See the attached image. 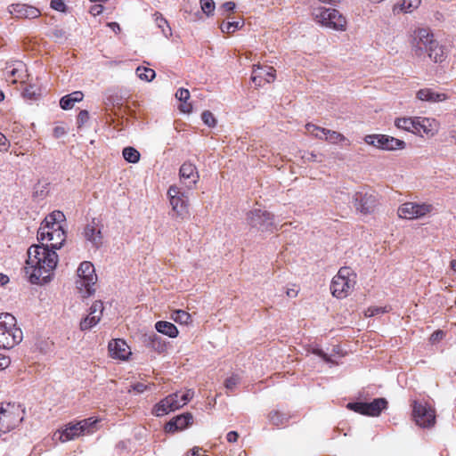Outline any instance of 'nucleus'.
I'll use <instances>...</instances> for the list:
<instances>
[{
	"mask_svg": "<svg viewBox=\"0 0 456 456\" xmlns=\"http://www.w3.org/2000/svg\"><path fill=\"white\" fill-rule=\"evenodd\" d=\"M418 99L421 101H427L431 102H441L445 99V95L444 94H437L433 92L431 89H420L417 93Z\"/></svg>",
	"mask_w": 456,
	"mask_h": 456,
	"instance_id": "28",
	"label": "nucleus"
},
{
	"mask_svg": "<svg viewBox=\"0 0 456 456\" xmlns=\"http://www.w3.org/2000/svg\"><path fill=\"white\" fill-rule=\"evenodd\" d=\"M175 97L178 101L183 102V104L180 105L179 109L183 112H191L192 110L191 104L188 103V100L190 99V92L189 90L185 88H179L177 92L175 93Z\"/></svg>",
	"mask_w": 456,
	"mask_h": 456,
	"instance_id": "29",
	"label": "nucleus"
},
{
	"mask_svg": "<svg viewBox=\"0 0 456 456\" xmlns=\"http://www.w3.org/2000/svg\"><path fill=\"white\" fill-rule=\"evenodd\" d=\"M18 407L14 403H7L6 407H0V436L13 429L22 418L17 414Z\"/></svg>",
	"mask_w": 456,
	"mask_h": 456,
	"instance_id": "13",
	"label": "nucleus"
},
{
	"mask_svg": "<svg viewBox=\"0 0 456 456\" xmlns=\"http://www.w3.org/2000/svg\"><path fill=\"white\" fill-rule=\"evenodd\" d=\"M171 319L180 324H187L191 321V315L186 311L175 310L172 313Z\"/></svg>",
	"mask_w": 456,
	"mask_h": 456,
	"instance_id": "37",
	"label": "nucleus"
},
{
	"mask_svg": "<svg viewBox=\"0 0 456 456\" xmlns=\"http://www.w3.org/2000/svg\"><path fill=\"white\" fill-rule=\"evenodd\" d=\"M201 119L205 125L209 127H214L216 125V119L214 117L213 113L209 110H205L201 114Z\"/></svg>",
	"mask_w": 456,
	"mask_h": 456,
	"instance_id": "47",
	"label": "nucleus"
},
{
	"mask_svg": "<svg viewBox=\"0 0 456 456\" xmlns=\"http://www.w3.org/2000/svg\"><path fill=\"white\" fill-rule=\"evenodd\" d=\"M314 20L322 26L335 30H346V18L333 8L320 7L314 11Z\"/></svg>",
	"mask_w": 456,
	"mask_h": 456,
	"instance_id": "6",
	"label": "nucleus"
},
{
	"mask_svg": "<svg viewBox=\"0 0 456 456\" xmlns=\"http://www.w3.org/2000/svg\"><path fill=\"white\" fill-rule=\"evenodd\" d=\"M243 25L241 21H229L227 23L223 22L220 28L223 33H233L237 29L240 28Z\"/></svg>",
	"mask_w": 456,
	"mask_h": 456,
	"instance_id": "40",
	"label": "nucleus"
},
{
	"mask_svg": "<svg viewBox=\"0 0 456 456\" xmlns=\"http://www.w3.org/2000/svg\"><path fill=\"white\" fill-rule=\"evenodd\" d=\"M65 219V216L62 212L55 210L46 216L41 225H49L50 229H55L58 227L59 223Z\"/></svg>",
	"mask_w": 456,
	"mask_h": 456,
	"instance_id": "31",
	"label": "nucleus"
},
{
	"mask_svg": "<svg viewBox=\"0 0 456 456\" xmlns=\"http://www.w3.org/2000/svg\"><path fill=\"white\" fill-rule=\"evenodd\" d=\"M239 434L236 431H230L227 436V441L230 443H234L238 440Z\"/></svg>",
	"mask_w": 456,
	"mask_h": 456,
	"instance_id": "61",
	"label": "nucleus"
},
{
	"mask_svg": "<svg viewBox=\"0 0 456 456\" xmlns=\"http://www.w3.org/2000/svg\"><path fill=\"white\" fill-rule=\"evenodd\" d=\"M47 36L50 38L53 39L54 42L60 43V44L65 42L68 39V33H67V31L64 28H60L58 26L53 28L47 33Z\"/></svg>",
	"mask_w": 456,
	"mask_h": 456,
	"instance_id": "32",
	"label": "nucleus"
},
{
	"mask_svg": "<svg viewBox=\"0 0 456 456\" xmlns=\"http://www.w3.org/2000/svg\"><path fill=\"white\" fill-rule=\"evenodd\" d=\"M247 220L252 228L262 232H273L276 229L273 216L265 210L255 209L250 211L248 214Z\"/></svg>",
	"mask_w": 456,
	"mask_h": 456,
	"instance_id": "9",
	"label": "nucleus"
},
{
	"mask_svg": "<svg viewBox=\"0 0 456 456\" xmlns=\"http://www.w3.org/2000/svg\"><path fill=\"white\" fill-rule=\"evenodd\" d=\"M176 397H178L177 392L171 394L161 400L154 406V414L156 416H164L169 411H173L181 408L182 404L179 402H176Z\"/></svg>",
	"mask_w": 456,
	"mask_h": 456,
	"instance_id": "18",
	"label": "nucleus"
},
{
	"mask_svg": "<svg viewBox=\"0 0 456 456\" xmlns=\"http://www.w3.org/2000/svg\"><path fill=\"white\" fill-rule=\"evenodd\" d=\"M235 3L229 1L225 2L221 5V9L224 10V12H232L235 9Z\"/></svg>",
	"mask_w": 456,
	"mask_h": 456,
	"instance_id": "57",
	"label": "nucleus"
},
{
	"mask_svg": "<svg viewBox=\"0 0 456 456\" xmlns=\"http://www.w3.org/2000/svg\"><path fill=\"white\" fill-rule=\"evenodd\" d=\"M386 311L383 307H378V306H375V307H370L368 308V310L366 311V315L368 316H375V315H378V314H384Z\"/></svg>",
	"mask_w": 456,
	"mask_h": 456,
	"instance_id": "56",
	"label": "nucleus"
},
{
	"mask_svg": "<svg viewBox=\"0 0 456 456\" xmlns=\"http://www.w3.org/2000/svg\"><path fill=\"white\" fill-rule=\"evenodd\" d=\"M100 320V315L88 314L80 322V330L83 331L90 330L92 327L95 326Z\"/></svg>",
	"mask_w": 456,
	"mask_h": 456,
	"instance_id": "35",
	"label": "nucleus"
},
{
	"mask_svg": "<svg viewBox=\"0 0 456 456\" xmlns=\"http://www.w3.org/2000/svg\"><path fill=\"white\" fill-rule=\"evenodd\" d=\"M397 213L401 218L416 219L415 202H406L401 205Z\"/></svg>",
	"mask_w": 456,
	"mask_h": 456,
	"instance_id": "30",
	"label": "nucleus"
},
{
	"mask_svg": "<svg viewBox=\"0 0 456 456\" xmlns=\"http://www.w3.org/2000/svg\"><path fill=\"white\" fill-rule=\"evenodd\" d=\"M254 76H252L251 79L253 81V83L255 84V86H261V80L263 78V75H262V72H259V74H256V69H254Z\"/></svg>",
	"mask_w": 456,
	"mask_h": 456,
	"instance_id": "59",
	"label": "nucleus"
},
{
	"mask_svg": "<svg viewBox=\"0 0 456 456\" xmlns=\"http://www.w3.org/2000/svg\"><path fill=\"white\" fill-rule=\"evenodd\" d=\"M142 343L145 346L158 353H163L167 347L166 342L162 338L154 332L143 335Z\"/></svg>",
	"mask_w": 456,
	"mask_h": 456,
	"instance_id": "22",
	"label": "nucleus"
},
{
	"mask_svg": "<svg viewBox=\"0 0 456 456\" xmlns=\"http://www.w3.org/2000/svg\"><path fill=\"white\" fill-rule=\"evenodd\" d=\"M306 129L311 134H314V131H320L325 136V140L331 143H337L346 140L342 134L337 131L322 128L313 124H307Z\"/></svg>",
	"mask_w": 456,
	"mask_h": 456,
	"instance_id": "21",
	"label": "nucleus"
},
{
	"mask_svg": "<svg viewBox=\"0 0 456 456\" xmlns=\"http://www.w3.org/2000/svg\"><path fill=\"white\" fill-rule=\"evenodd\" d=\"M378 200L374 193L369 191H356L353 195V204L357 212L369 215L374 212Z\"/></svg>",
	"mask_w": 456,
	"mask_h": 456,
	"instance_id": "14",
	"label": "nucleus"
},
{
	"mask_svg": "<svg viewBox=\"0 0 456 456\" xmlns=\"http://www.w3.org/2000/svg\"><path fill=\"white\" fill-rule=\"evenodd\" d=\"M412 415L416 424L421 428H428L436 424L435 410L418 401L413 402Z\"/></svg>",
	"mask_w": 456,
	"mask_h": 456,
	"instance_id": "11",
	"label": "nucleus"
},
{
	"mask_svg": "<svg viewBox=\"0 0 456 456\" xmlns=\"http://www.w3.org/2000/svg\"><path fill=\"white\" fill-rule=\"evenodd\" d=\"M108 347L111 355L115 358L125 360L130 354V352H128L129 347L126 341L120 338L111 340Z\"/></svg>",
	"mask_w": 456,
	"mask_h": 456,
	"instance_id": "20",
	"label": "nucleus"
},
{
	"mask_svg": "<svg viewBox=\"0 0 456 456\" xmlns=\"http://www.w3.org/2000/svg\"><path fill=\"white\" fill-rule=\"evenodd\" d=\"M97 419H93V418L85 419L83 420L78 421L81 428L84 429L85 434H89L93 432L94 425L97 423Z\"/></svg>",
	"mask_w": 456,
	"mask_h": 456,
	"instance_id": "45",
	"label": "nucleus"
},
{
	"mask_svg": "<svg viewBox=\"0 0 456 456\" xmlns=\"http://www.w3.org/2000/svg\"><path fill=\"white\" fill-rule=\"evenodd\" d=\"M240 378L237 374H233L227 378L224 381V387L229 391H233L236 386L240 383Z\"/></svg>",
	"mask_w": 456,
	"mask_h": 456,
	"instance_id": "46",
	"label": "nucleus"
},
{
	"mask_svg": "<svg viewBox=\"0 0 456 456\" xmlns=\"http://www.w3.org/2000/svg\"><path fill=\"white\" fill-rule=\"evenodd\" d=\"M265 74L262 73L263 78L268 83L274 80L275 77V69L273 67H268L267 70H264Z\"/></svg>",
	"mask_w": 456,
	"mask_h": 456,
	"instance_id": "52",
	"label": "nucleus"
},
{
	"mask_svg": "<svg viewBox=\"0 0 456 456\" xmlns=\"http://www.w3.org/2000/svg\"><path fill=\"white\" fill-rule=\"evenodd\" d=\"M302 159H304V162H317L321 163L323 161V156L321 153H315L314 151L312 152H305L302 155Z\"/></svg>",
	"mask_w": 456,
	"mask_h": 456,
	"instance_id": "44",
	"label": "nucleus"
},
{
	"mask_svg": "<svg viewBox=\"0 0 456 456\" xmlns=\"http://www.w3.org/2000/svg\"><path fill=\"white\" fill-rule=\"evenodd\" d=\"M105 104L107 106H119L122 104V98L118 94H110L106 97Z\"/></svg>",
	"mask_w": 456,
	"mask_h": 456,
	"instance_id": "48",
	"label": "nucleus"
},
{
	"mask_svg": "<svg viewBox=\"0 0 456 456\" xmlns=\"http://www.w3.org/2000/svg\"><path fill=\"white\" fill-rule=\"evenodd\" d=\"M84 94L81 91H75L61 98L60 106L62 110H70L74 107L76 102L83 100Z\"/></svg>",
	"mask_w": 456,
	"mask_h": 456,
	"instance_id": "25",
	"label": "nucleus"
},
{
	"mask_svg": "<svg viewBox=\"0 0 456 456\" xmlns=\"http://www.w3.org/2000/svg\"><path fill=\"white\" fill-rule=\"evenodd\" d=\"M154 18H155V22L157 24V26L161 28L163 34L167 37V33L166 32V29L165 28H167L168 32H169V35H171V28L168 25V22L167 20L162 16V14L159 12H156L154 14H153Z\"/></svg>",
	"mask_w": 456,
	"mask_h": 456,
	"instance_id": "38",
	"label": "nucleus"
},
{
	"mask_svg": "<svg viewBox=\"0 0 456 456\" xmlns=\"http://www.w3.org/2000/svg\"><path fill=\"white\" fill-rule=\"evenodd\" d=\"M414 119V126L416 129L412 132L415 134H420L421 132L428 134V129L427 128V123H428V119H420V118H415Z\"/></svg>",
	"mask_w": 456,
	"mask_h": 456,
	"instance_id": "41",
	"label": "nucleus"
},
{
	"mask_svg": "<svg viewBox=\"0 0 456 456\" xmlns=\"http://www.w3.org/2000/svg\"><path fill=\"white\" fill-rule=\"evenodd\" d=\"M155 329L159 333L175 338L178 336V330L175 324L167 321H159L155 324Z\"/></svg>",
	"mask_w": 456,
	"mask_h": 456,
	"instance_id": "27",
	"label": "nucleus"
},
{
	"mask_svg": "<svg viewBox=\"0 0 456 456\" xmlns=\"http://www.w3.org/2000/svg\"><path fill=\"white\" fill-rule=\"evenodd\" d=\"M11 360L8 356L0 354V370H4L10 365Z\"/></svg>",
	"mask_w": 456,
	"mask_h": 456,
	"instance_id": "58",
	"label": "nucleus"
},
{
	"mask_svg": "<svg viewBox=\"0 0 456 456\" xmlns=\"http://www.w3.org/2000/svg\"><path fill=\"white\" fill-rule=\"evenodd\" d=\"M356 274L348 267H341L337 275L331 281L330 291L338 298H342L354 289Z\"/></svg>",
	"mask_w": 456,
	"mask_h": 456,
	"instance_id": "4",
	"label": "nucleus"
},
{
	"mask_svg": "<svg viewBox=\"0 0 456 456\" xmlns=\"http://www.w3.org/2000/svg\"><path fill=\"white\" fill-rule=\"evenodd\" d=\"M314 20L322 26L335 30H346V18L333 8L320 7L314 11Z\"/></svg>",
	"mask_w": 456,
	"mask_h": 456,
	"instance_id": "7",
	"label": "nucleus"
},
{
	"mask_svg": "<svg viewBox=\"0 0 456 456\" xmlns=\"http://www.w3.org/2000/svg\"><path fill=\"white\" fill-rule=\"evenodd\" d=\"M421 3V0H403L401 4H396L393 6L394 14L408 13L417 9Z\"/></svg>",
	"mask_w": 456,
	"mask_h": 456,
	"instance_id": "26",
	"label": "nucleus"
},
{
	"mask_svg": "<svg viewBox=\"0 0 456 456\" xmlns=\"http://www.w3.org/2000/svg\"><path fill=\"white\" fill-rule=\"evenodd\" d=\"M10 14L18 19H35L40 16V11L25 4H12L8 6Z\"/></svg>",
	"mask_w": 456,
	"mask_h": 456,
	"instance_id": "17",
	"label": "nucleus"
},
{
	"mask_svg": "<svg viewBox=\"0 0 456 456\" xmlns=\"http://www.w3.org/2000/svg\"><path fill=\"white\" fill-rule=\"evenodd\" d=\"M102 225L101 222L93 218L83 230V236L85 240L91 243L94 249H99L103 244V236L102 232Z\"/></svg>",
	"mask_w": 456,
	"mask_h": 456,
	"instance_id": "15",
	"label": "nucleus"
},
{
	"mask_svg": "<svg viewBox=\"0 0 456 456\" xmlns=\"http://www.w3.org/2000/svg\"><path fill=\"white\" fill-rule=\"evenodd\" d=\"M102 11H103V6L102 4H94L90 9V12L94 16L101 14L102 12Z\"/></svg>",
	"mask_w": 456,
	"mask_h": 456,
	"instance_id": "60",
	"label": "nucleus"
},
{
	"mask_svg": "<svg viewBox=\"0 0 456 456\" xmlns=\"http://www.w3.org/2000/svg\"><path fill=\"white\" fill-rule=\"evenodd\" d=\"M387 401L385 398H376L370 403L353 402L348 403L346 408L362 415L378 417L381 411L387 407Z\"/></svg>",
	"mask_w": 456,
	"mask_h": 456,
	"instance_id": "8",
	"label": "nucleus"
},
{
	"mask_svg": "<svg viewBox=\"0 0 456 456\" xmlns=\"http://www.w3.org/2000/svg\"><path fill=\"white\" fill-rule=\"evenodd\" d=\"M82 435H85L83 428H81L79 422L75 424L69 423L66 426V428L61 432L60 440L61 442H66L69 440H73Z\"/></svg>",
	"mask_w": 456,
	"mask_h": 456,
	"instance_id": "24",
	"label": "nucleus"
},
{
	"mask_svg": "<svg viewBox=\"0 0 456 456\" xmlns=\"http://www.w3.org/2000/svg\"><path fill=\"white\" fill-rule=\"evenodd\" d=\"M50 6L58 12L66 11V4L62 0H51Z\"/></svg>",
	"mask_w": 456,
	"mask_h": 456,
	"instance_id": "51",
	"label": "nucleus"
},
{
	"mask_svg": "<svg viewBox=\"0 0 456 456\" xmlns=\"http://www.w3.org/2000/svg\"><path fill=\"white\" fill-rule=\"evenodd\" d=\"M57 264L56 251L41 242L28 248L25 273L32 284H46L52 281Z\"/></svg>",
	"mask_w": 456,
	"mask_h": 456,
	"instance_id": "1",
	"label": "nucleus"
},
{
	"mask_svg": "<svg viewBox=\"0 0 456 456\" xmlns=\"http://www.w3.org/2000/svg\"><path fill=\"white\" fill-rule=\"evenodd\" d=\"M416 208V218L422 217L433 210V206L430 204H419L415 203Z\"/></svg>",
	"mask_w": 456,
	"mask_h": 456,
	"instance_id": "42",
	"label": "nucleus"
},
{
	"mask_svg": "<svg viewBox=\"0 0 456 456\" xmlns=\"http://www.w3.org/2000/svg\"><path fill=\"white\" fill-rule=\"evenodd\" d=\"M131 388L133 391H134L135 393L137 394H142L143 393L145 390L148 389V386L143 384V383H141V382H137V383H134L131 386Z\"/></svg>",
	"mask_w": 456,
	"mask_h": 456,
	"instance_id": "55",
	"label": "nucleus"
},
{
	"mask_svg": "<svg viewBox=\"0 0 456 456\" xmlns=\"http://www.w3.org/2000/svg\"><path fill=\"white\" fill-rule=\"evenodd\" d=\"M179 174L181 179L188 181L186 185L189 189L192 188L199 180L196 167L189 162H185L181 166Z\"/></svg>",
	"mask_w": 456,
	"mask_h": 456,
	"instance_id": "19",
	"label": "nucleus"
},
{
	"mask_svg": "<svg viewBox=\"0 0 456 456\" xmlns=\"http://www.w3.org/2000/svg\"><path fill=\"white\" fill-rule=\"evenodd\" d=\"M103 304L102 301H95L89 309L90 315H100L102 314L103 312Z\"/></svg>",
	"mask_w": 456,
	"mask_h": 456,
	"instance_id": "49",
	"label": "nucleus"
},
{
	"mask_svg": "<svg viewBox=\"0 0 456 456\" xmlns=\"http://www.w3.org/2000/svg\"><path fill=\"white\" fill-rule=\"evenodd\" d=\"M193 423V416L191 412H185L172 418L166 425L165 431L175 433L183 430Z\"/></svg>",
	"mask_w": 456,
	"mask_h": 456,
	"instance_id": "16",
	"label": "nucleus"
},
{
	"mask_svg": "<svg viewBox=\"0 0 456 456\" xmlns=\"http://www.w3.org/2000/svg\"><path fill=\"white\" fill-rule=\"evenodd\" d=\"M122 155L129 162L135 164L140 160V152L134 147L128 146L123 149Z\"/></svg>",
	"mask_w": 456,
	"mask_h": 456,
	"instance_id": "33",
	"label": "nucleus"
},
{
	"mask_svg": "<svg viewBox=\"0 0 456 456\" xmlns=\"http://www.w3.org/2000/svg\"><path fill=\"white\" fill-rule=\"evenodd\" d=\"M269 419L273 425L280 426L288 420V417L286 414L281 413L279 411H273L269 414Z\"/></svg>",
	"mask_w": 456,
	"mask_h": 456,
	"instance_id": "39",
	"label": "nucleus"
},
{
	"mask_svg": "<svg viewBox=\"0 0 456 456\" xmlns=\"http://www.w3.org/2000/svg\"><path fill=\"white\" fill-rule=\"evenodd\" d=\"M108 26L116 33L118 31H120L119 24L117 22H110V23H108Z\"/></svg>",
	"mask_w": 456,
	"mask_h": 456,
	"instance_id": "64",
	"label": "nucleus"
},
{
	"mask_svg": "<svg viewBox=\"0 0 456 456\" xmlns=\"http://www.w3.org/2000/svg\"><path fill=\"white\" fill-rule=\"evenodd\" d=\"M45 239L51 241L49 247L56 251L63 246L66 233L61 225L55 229H50L49 225H41L37 232V240L43 241Z\"/></svg>",
	"mask_w": 456,
	"mask_h": 456,
	"instance_id": "10",
	"label": "nucleus"
},
{
	"mask_svg": "<svg viewBox=\"0 0 456 456\" xmlns=\"http://www.w3.org/2000/svg\"><path fill=\"white\" fill-rule=\"evenodd\" d=\"M202 12L207 16H212L215 11V2L213 0H200Z\"/></svg>",
	"mask_w": 456,
	"mask_h": 456,
	"instance_id": "43",
	"label": "nucleus"
},
{
	"mask_svg": "<svg viewBox=\"0 0 456 456\" xmlns=\"http://www.w3.org/2000/svg\"><path fill=\"white\" fill-rule=\"evenodd\" d=\"M188 197H171L170 204L173 211L176 216L182 219L185 218L189 215L188 211Z\"/></svg>",
	"mask_w": 456,
	"mask_h": 456,
	"instance_id": "23",
	"label": "nucleus"
},
{
	"mask_svg": "<svg viewBox=\"0 0 456 456\" xmlns=\"http://www.w3.org/2000/svg\"><path fill=\"white\" fill-rule=\"evenodd\" d=\"M88 119H89L88 111L86 110H80V112L77 115V123L78 126H81L84 124H86L88 121Z\"/></svg>",
	"mask_w": 456,
	"mask_h": 456,
	"instance_id": "50",
	"label": "nucleus"
},
{
	"mask_svg": "<svg viewBox=\"0 0 456 456\" xmlns=\"http://www.w3.org/2000/svg\"><path fill=\"white\" fill-rule=\"evenodd\" d=\"M314 354H315L316 355L322 357L326 362L329 361V357H328L327 354L324 353L322 349H315V350H314Z\"/></svg>",
	"mask_w": 456,
	"mask_h": 456,
	"instance_id": "63",
	"label": "nucleus"
},
{
	"mask_svg": "<svg viewBox=\"0 0 456 456\" xmlns=\"http://www.w3.org/2000/svg\"><path fill=\"white\" fill-rule=\"evenodd\" d=\"M194 395V392L192 390H187L186 392L183 393L180 396L182 401V406L185 405Z\"/></svg>",
	"mask_w": 456,
	"mask_h": 456,
	"instance_id": "54",
	"label": "nucleus"
},
{
	"mask_svg": "<svg viewBox=\"0 0 456 456\" xmlns=\"http://www.w3.org/2000/svg\"><path fill=\"white\" fill-rule=\"evenodd\" d=\"M77 275L76 287L82 296L87 297L93 295L95 291L94 286L97 281L94 265L88 261L82 262L77 269Z\"/></svg>",
	"mask_w": 456,
	"mask_h": 456,
	"instance_id": "5",
	"label": "nucleus"
},
{
	"mask_svg": "<svg viewBox=\"0 0 456 456\" xmlns=\"http://www.w3.org/2000/svg\"><path fill=\"white\" fill-rule=\"evenodd\" d=\"M366 143L384 151H395L403 149L405 142L393 136L386 134H369L364 138Z\"/></svg>",
	"mask_w": 456,
	"mask_h": 456,
	"instance_id": "12",
	"label": "nucleus"
},
{
	"mask_svg": "<svg viewBox=\"0 0 456 456\" xmlns=\"http://www.w3.org/2000/svg\"><path fill=\"white\" fill-rule=\"evenodd\" d=\"M23 339V333L17 326L15 317L9 313L0 314V348L11 349Z\"/></svg>",
	"mask_w": 456,
	"mask_h": 456,
	"instance_id": "3",
	"label": "nucleus"
},
{
	"mask_svg": "<svg viewBox=\"0 0 456 456\" xmlns=\"http://www.w3.org/2000/svg\"><path fill=\"white\" fill-rule=\"evenodd\" d=\"M395 126L399 129H403L408 132H413L416 129L414 126V119L411 118H399L395 121Z\"/></svg>",
	"mask_w": 456,
	"mask_h": 456,
	"instance_id": "34",
	"label": "nucleus"
},
{
	"mask_svg": "<svg viewBox=\"0 0 456 456\" xmlns=\"http://www.w3.org/2000/svg\"><path fill=\"white\" fill-rule=\"evenodd\" d=\"M136 75L140 79L150 82L155 77L156 73L152 69L146 67H138L136 69Z\"/></svg>",
	"mask_w": 456,
	"mask_h": 456,
	"instance_id": "36",
	"label": "nucleus"
},
{
	"mask_svg": "<svg viewBox=\"0 0 456 456\" xmlns=\"http://www.w3.org/2000/svg\"><path fill=\"white\" fill-rule=\"evenodd\" d=\"M411 45L413 54L419 59L429 57L436 63H441L446 59L444 46L434 38L433 33L428 28L415 29L411 36Z\"/></svg>",
	"mask_w": 456,
	"mask_h": 456,
	"instance_id": "2",
	"label": "nucleus"
},
{
	"mask_svg": "<svg viewBox=\"0 0 456 456\" xmlns=\"http://www.w3.org/2000/svg\"><path fill=\"white\" fill-rule=\"evenodd\" d=\"M0 148L1 151H7L8 149L7 139L2 133H0Z\"/></svg>",
	"mask_w": 456,
	"mask_h": 456,
	"instance_id": "62",
	"label": "nucleus"
},
{
	"mask_svg": "<svg viewBox=\"0 0 456 456\" xmlns=\"http://www.w3.org/2000/svg\"><path fill=\"white\" fill-rule=\"evenodd\" d=\"M167 195L169 197V200L171 199V197H183V196H185V194L183 192H181L180 191V189L176 186H170L168 191H167Z\"/></svg>",
	"mask_w": 456,
	"mask_h": 456,
	"instance_id": "53",
	"label": "nucleus"
}]
</instances>
